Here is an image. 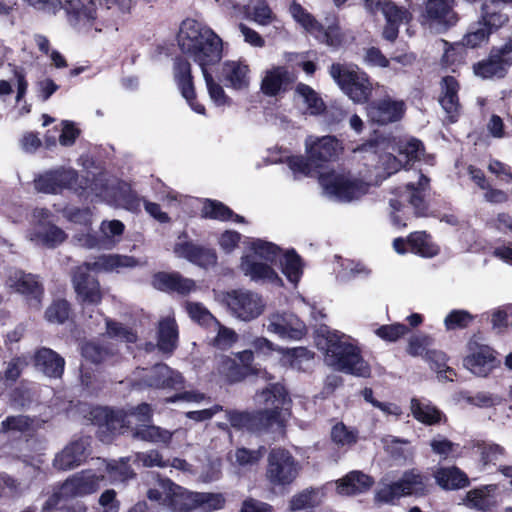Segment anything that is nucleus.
<instances>
[{
  "label": "nucleus",
  "mask_w": 512,
  "mask_h": 512,
  "mask_svg": "<svg viewBox=\"0 0 512 512\" xmlns=\"http://www.w3.org/2000/svg\"><path fill=\"white\" fill-rule=\"evenodd\" d=\"M177 40L180 50L200 66L210 99L217 106L228 104L229 98L224 89L207 70L208 66L217 64L222 58L221 38L209 27L186 19L180 26Z\"/></svg>",
  "instance_id": "nucleus-1"
},
{
  "label": "nucleus",
  "mask_w": 512,
  "mask_h": 512,
  "mask_svg": "<svg viewBox=\"0 0 512 512\" xmlns=\"http://www.w3.org/2000/svg\"><path fill=\"white\" fill-rule=\"evenodd\" d=\"M325 363L334 370L358 377H369L371 370L360 355V350L350 343V338L338 332H328L325 338Z\"/></svg>",
  "instance_id": "nucleus-2"
},
{
  "label": "nucleus",
  "mask_w": 512,
  "mask_h": 512,
  "mask_svg": "<svg viewBox=\"0 0 512 512\" xmlns=\"http://www.w3.org/2000/svg\"><path fill=\"white\" fill-rule=\"evenodd\" d=\"M306 152L309 159L302 156L288 158V166L297 175L309 176L312 174L313 166L318 167L323 162L335 159L338 156L341 146L334 136H308L305 140Z\"/></svg>",
  "instance_id": "nucleus-3"
},
{
  "label": "nucleus",
  "mask_w": 512,
  "mask_h": 512,
  "mask_svg": "<svg viewBox=\"0 0 512 512\" xmlns=\"http://www.w3.org/2000/svg\"><path fill=\"white\" fill-rule=\"evenodd\" d=\"M90 416L92 423L102 432L121 433L124 428H129L134 423L137 426L150 422L152 409L147 403H142L129 412L108 407H95L91 410Z\"/></svg>",
  "instance_id": "nucleus-4"
},
{
  "label": "nucleus",
  "mask_w": 512,
  "mask_h": 512,
  "mask_svg": "<svg viewBox=\"0 0 512 512\" xmlns=\"http://www.w3.org/2000/svg\"><path fill=\"white\" fill-rule=\"evenodd\" d=\"M302 465L293 454L282 447L272 448L267 455L265 478L273 487L285 488L299 477Z\"/></svg>",
  "instance_id": "nucleus-5"
},
{
  "label": "nucleus",
  "mask_w": 512,
  "mask_h": 512,
  "mask_svg": "<svg viewBox=\"0 0 512 512\" xmlns=\"http://www.w3.org/2000/svg\"><path fill=\"white\" fill-rule=\"evenodd\" d=\"M413 174L417 178V184L409 181L404 189L401 187L396 188L394 192L395 198L389 200L392 221L396 226H405V223L402 222V219L396 213L401 212L407 203L414 208L417 216H424L426 212L423 191L428 186L429 179L417 171H413Z\"/></svg>",
  "instance_id": "nucleus-6"
},
{
  "label": "nucleus",
  "mask_w": 512,
  "mask_h": 512,
  "mask_svg": "<svg viewBox=\"0 0 512 512\" xmlns=\"http://www.w3.org/2000/svg\"><path fill=\"white\" fill-rule=\"evenodd\" d=\"M330 76L355 103H365L371 93L372 85L366 73L357 67L334 63L330 67Z\"/></svg>",
  "instance_id": "nucleus-7"
},
{
  "label": "nucleus",
  "mask_w": 512,
  "mask_h": 512,
  "mask_svg": "<svg viewBox=\"0 0 512 512\" xmlns=\"http://www.w3.org/2000/svg\"><path fill=\"white\" fill-rule=\"evenodd\" d=\"M319 183L326 196L340 202H350L358 199L365 195L369 189V186L363 181L350 180L335 171L321 174Z\"/></svg>",
  "instance_id": "nucleus-8"
},
{
  "label": "nucleus",
  "mask_w": 512,
  "mask_h": 512,
  "mask_svg": "<svg viewBox=\"0 0 512 512\" xmlns=\"http://www.w3.org/2000/svg\"><path fill=\"white\" fill-rule=\"evenodd\" d=\"M34 183L37 191L47 194H58L64 189L79 192L87 187V181L80 180L76 170L64 167L46 171Z\"/></svg>",
  "instance_id": "nucleus-9"
},
{
  "label": "nucleus",
  "mask_w": 512,
  "mask_h": 512,
  "mask_svg": "<svg viewBox=\"0 0 512 512\" xmlns=\"http://www.w3.org/2000/svg\"><path fill=\"white\" fill-rule=\"evenodd\" d=\"M15 293L22 295L29 306L39 309L44 295V287L38 275L22 270H12L5 282Z\"/></svg>",
  "instance_id": "nucleus-10"
},
{
  "label": "nucleus",
  "mask_w": 512,
  "mask_h": 512,
  "mask_svg": "<svg viewBox=\"0 0 512 512\" xmlns=\"http://www.w3.org/2000/svg\"><path fill=\"white\" fill-rule=\"evenodd\" d=\"M225 301L232 315L243 321L257 318L265 307L262 298L248 290H233L227 293Z\"/></svg>",
  "instance_id": "nucleus-11"
},
{
  "label": "nucleus",
  "mask_w": 512,
  "mask_h": 512,
  "mask_svg": "<svg viewBox=\"0 0 512 512\" xmlns=\"http://www.w3.org/2000/svg\"><path fill=\"white\" fill-rule=\"evenodd\" d=\"M105 480L104 471L85 469L70 476L62 484V493L66 498L82 497L95 493Z\"/></svg>",
  "instance_id": "nucleus-12"
},
{
  "label": "nucleus",
  "mask_w": 512,
  "mask_h": 512,
  "mask_svg": "<svg viewBox=\"0 0 512 512\" xmlns=\"http://www.w3.org/2000/svg\"><path fill=\"white\" fill-rule=\"evenodd\" d=\"M455 5L456 0H426L421 14V23L443 30L454 26L458 21V15L454 10Z\"/></svg>",
  "instance_id": "nucleus-13"
},
{
  "label": "nucleus",
  "mask_w": 512,
  "mask_h": 512,
  "mask_svg": "<svg viewBox=\"0 0 512 512\" xmlns=\"http://www.w3.org/2000/svg\"><path fill=\"white\" fill-rule=\"evenodd\" d=\"M94 270L92 262L77 267L73 273L72 283L79 301L83 305H98L102 300L99 282L90 275Z\"/></svg>",
  "instance_id": "nucleus-14"
},
{
  "label": "nucleus",
  "mask_w": 512,
  "mask_h": 512,
  "mask_svg": "<svg viewBox=\"0 0 512 512\" xmlns=\"http://www.w3.org/2000/svg\"><path fill=\"white\" fill-rule=\"evenodd\" d=\"M268 332L282 339L299 340L305 334V324L292 313L275 312L268 316L264 325Z\"/></svg>",
  "instance_id": "nucleus-15"
},
{
  "label": "nucleus",
  "mask_w": 512,
  "mask_h": 512,
  "mask_svg": "<svg viewBox=\"0 0 512 512\" xmlns=\"http://www.w3.org/2000/svg\"><path fill=\"white\" fill-rule=\"evenodd\" d=\"M173 78L182 95L193 111L205 114V107L195 100V89L191 64L188 60L177 57L173 64Z\"/></svg>",
  "instance_id": "nucleus-16"
},
{
  "label": "nucleus",
  "mask_w": 512,
  "mask_h": 512,
  "mask_svg": "<svg viewBox=\"0 0 512 512\" xmlns=\"http://www.w3.org/2000/svg\"><path fill=\"white\" fill-rule=\"evenodd\" d=\"M405 110L406 104L403 100L385 96L370 103L367 113L371 121L379 125H386L401 120Z\"/></svg>",
  "instance_id": "nucleus-17"
},
{
  "label": "nucleus",
  "mask_w": 512,
  "mask_h": 512,
  "mask_svg": "<svg viewBox=\"0 0 512 512\" xmlns=\"http://www.w3.org/2000/svg\"><path fill=\"white\" fill-rule=\"evenodd\" d=\"M470 353L464 359V366L474 375L485 377L499 365L494 351L487 345L469 344Z\"/></svg>",
  "instance_id": "nucleus-18"
},
{
  "label": "nucleus",
  "mask_w": 512,
  "mask_h": 512,
  "mask_svg": "<svg viewBox=\"0 0 512 512\" xmlns=\"http://www.w3.org/2000/svg\"><path fill=\"white\" fill-rule=\"evenodd\" d=\"M260 400L270 405L257 413L260 420H266L267 424L277 422L280 416L281 409L288 403L289 399L285 388L281 384H273L266 388L259 395Z\"/></svg>",
  "instance_id": "nucleus-19"
},
{
  "label": "nucleus",
  "mask_w": 512,
  "mask_h": 512,
  "mask_svg": "<svg viewBox=\"0 0 512 512\" xmlns=\"http://www.w3.org/2000/svg\"><path fill=\"white\" fill-rule=\"evenodd\" d=\"M89 445L88 438H80L70 442L55 456L53 460L54 467L58 470L67 471L81 465L88 456Z\"/></svg>",
  "instance_id": "nucleus-20"
},
{
  "label": "nucleus",
  "mask_w": 512,
  "mask_h": 512,
  "mask_svg": "<svg viewBox=\"0 0 512 512\" xmlns=\"http://www.w3.org/2000/svg\"><path fill=\"white\" fill-rule=\"evenodd\" d=\"M496 484L483 485L466 493L463 503L466 507L480 512H490L497 506Z\"/></svg>",
  "instance_id": "nucleus-21"
},
{
  "label": "nucleus",
  "mask_w": 512,
  "mask_h": 512,
  "mask_svg": "<svg viewBox=\"0 0 512 512\" xmlns=\"http://www.w3.org/2000/svg\"><path fill=\"white\" fill-rule=\"evenodd\" d=\"M511 64L512 57H504L498 49H493L486 60L474 65V73L483 79L503 78Z\"/></svg>",
  "instance_id": "nucleus-22"
},
{
  "label": "nucleus",
  "mask_w": 512,
  "mask_h": 512,
  "mask_svg": "<svg viewBox=\"0 0 512 512\" xmlns=\"http://www.w3.org/2000/svg\"><path fill=\"white\" fill-rule=\"evenodd\" d=\"M35 367L49 378H61L64 372L65 360L54 350L41 347L34 354Z\"/></svg>",
  "instance_id": "nucleus-23"
},
{
  "label": "nucleus",
  "mask_w": 512,
  "mask_h": 512,
  "mask_svg": "<svg viewBox=\"0 0 512 512\" xmlns=\"http://www.w3.org/2000/svg\"><path fill=\"white\" fill-rule=\"evenodd\" d=\"M240 268L252 281L282 284L274 269L267 262L257 260L256 256H243Z\"/></svg>",
  "instance_id": "nucleus-24"
},
{
  "label": "nucleus",
  "mask_w": 512,
  "mask_h": 512,
  "mask_svg": "<svg viewBox=\"0 0 512 512\" xmlns=\"http://www.w3.org/2000/svg\"><path fill=\"white\" fill-rule=\"evenodd\" d=\"M458 88V82L452 76H446L441 81L442 94L439 103L450 123L456 122L460 114Z\"/></svg>",
  "instance_id": "nucleus-25"
},
{
  "label": "nucleus",
  "mask_w": 512,
  "mask_h": 512,
  "mask_svg": "<svg viewBox=\"0 0 512 512\" xmlns=\"http://www.w3.org/2000/svg\"><path fill=\"white\" fill-rule=\"evenodd\" d=\"M365 9L371 14L380 12L386 23L401 25L408 23L412 18L407 9L397 6L390 0H365Z\"/></svg>",
  "instance_id": "nucleus-26"
},
{
  "label": "nucleus",
  "mask_w": 512,
  "mask_h": 512,
  "mask_svg": "<svg viewBox=\"0 0 512 512\" xmlns=\"http://www.w3.org/2000/svg\"><path fill=\"white\" fill-rule=\"evenodd\" d=\"M153 286L161 291H175L186 295L196 289L192 279L184 278L179 273L159 272L153 276Z\"/></svg>",
  "instance_id": "nucleus-27"
},
{
  "label": "nucleus",
  "mask_w": 512,
  "mask_h": 512,
  "mask_svg": "<svg viewBox=\"0 0 512 512\" xmlns=\"http://www.w3.org/2000/svg\"><path fill=\"white\" fill-rule=\"evenodd\" d=\"M145 383L155 388H180L183 377L166 364H156L145 376Z\"/></svg>",
  "instance_id": "nucleus-28"
},
{
  "label": "nucleus",
  "mask_w": 512,
  "mask_h": 512,
  "mask_svg": "<svg viewBox=\"0 0 512 512\" xmlns=\"http://www.w3.org/2000/svg\"><path fill=\"white\" fill-rule=\"evenodd\" d=\"M175 253L201 267L216 264L217 256L212 249L203 248L192 243H179L175 246Z\"/></svg>",
  "instance_id": "nucleus-29"
},
{
  "label": "nucleus",
  "mask_w": 512,
  "mask_h": 512,
  "mask_svg": "<svg viewBox=\"0 0 512 512\" xmlns=\"http://www.w3.org/2000/svg\"><path fill=\"white\" fill-rule=\"evenodd\" d=\"M403 494L407 496L423 497L429 492V478L418 469L405 471L398 480Z\"/></svg>",
  "instance_id": "nucleus-30"
},
{
  "label": "nucleus",
  "mask_w": 512,
  "mask_h": 512,
  "mask_svg": "<svg viewBox=\"0 0 512 512\" xmlns=\"http://www.w3.org/2000/svg\"><path fill=\"white\" fill-rule=\"evenodd\" d=\"M144 264L145 262H141L133 256L109 254L96 258V260L92 262V267L95 271L119 272L121 269H131Z\"/></svg>",
  "instance_id": "nucleus-31"
},
{
  "label": "nucleus",
  "mask_w": 512,
  "mask_h": 512,
  "mask_svg": "<svg viewBox=\"0 0 512 512\" xmlns=\"http://www.w3.org/2000/svg\"><path fill=\"white\" fill-rule=\"evenodd\" d=\"M437 485L444 490H458L469 485L465 472L456 466L440 467L433 474Z\"/></svg>",
  "instance_id": "nucleus-32"
},
{
  "label": "nucleus",
  "mask_w": 512,
  "mask_h": 512,
  "mask_svg": "<svg viewBox=\"0 0 512 512\" xmlns=\"http://www.w3.org/2000/svg\"><path fill=\"white\" fill-rule=\"evenodd\" d=\"M373 483V479L363 472L351 471L337 481V492L344 496L360 494L369 490Z\"/></svg>",
  "instance_id": "nucleus-33"
},
{
  "label": "nucleus",
  "mask_w": 512,
  "mask_h": 512,
  "mask_svg": "<svg viewBox=\"0 0 512 512\" xmlns=\"http://www.w3.org/2000/svg\"><path fill=\"white\" fill-rule=\"evenodd\" d=\"M222 75L227 85L234 89L242 90L249 86V67L242 61H226Z\"/></svg>",
  "instance_id": "nucleus-34"
},
{
  "label": "nucleus",
  "mask_w": 512,
  "mask_h": 512,
  "mask_svg": "<svg viewBox=\"0 0 512 512\" xmlns=\"http://www.w3.org/2000/svg\"><path fill=\"white\" fill-rule=\"evenodd\" d=\"M480 21L493 33L509 21V16L497 1L486 0L481 7Z\"/></svg>",
  "instance_id": "nucleus-35"
},
{
  "label": "nucleus",
  "mask_w": 512,
  "mask_h": 512,
  "mask_svg": "<svg viewBox=\"0 0 512 512\" xmlns=\"http://www.w3.org/2000/svg\"><path fill=\"white\" fill-rule=\"evenodd\" d=\"M217 374L227 383L233 384L242 381L248 376V368L240 365L237 359L221 356L217 359Z\"/></svg>",
  "instance_id": "nucleus-36"
},
{
  "label": "nucleus",
  "mask_w": 512,
  "mask_h": 512,
  "mask_svg": "<svg viewBox=\"0 0 512 512\" xmlns=\"http://www.w3.org/2000/svg\"><path fill=\"white\" fill-rule=\"evenodd\" d=\"M157 347L163 353L171 354L178 343V329L173 318L166 317L159 322Z\"/></svg>",
  "instance_id": "nucleus-37"
},
{
  "label": "nucleus",
  "mask_w": 512,
  "mask_h": 512,
  "mask_svg": "<svg viewBox=\"0 0 512 512\" xmlns=\"http://www.w3.org/2000/svg\"><path fill=\"white\" fill-rule=\"evenodd\" d=\"M64 9L69 21L74 26H86L96 18V10L92 4L84 5L80 0H69Z\"/></svg>",
  "instance_id": "nucleus-38"
},
{
  "label": "nucleus",
  "mask_w": 512,
  "mask_h": 512,
  "mask_svg": "<svg viewBox=\"0 0 512 512\" xmlns=\"http://www.w3.org/2000/svg\"><path fill=\"white\" fill-rule=\"evenodd\" d=\"M295 100L306 107L310 115H319L325 110V103L319 94L309 85L299 83L295 87Z\"/></svg>",
  "instance_id": "nucleus-39"
},
{
  "label": "nucleus",
  "mask_w": 512,
  "mask_h": 512,
  "mask_svg": "<svg viewBox=\"0 0 512 512\" xmlns=\"http://www.w3.org/2000/svg\"><path fill=\"white\" fill-rule=\"evenodd\" d=\"M30 240L37 244H42L49 248H54L64 242L65 232L54 224L47 223L41 227H36L29 235Z\"/></svg>",
  "instance_id": "nucleus-40"
},
{
  "label": "nucleus",
  "mask_w": 512,
  "mask_h": 512,
  "mask_svg": "<svg viewBox=\"0 0 512 512\" xmlns=\"http://www.w3.org/2000/svg\"><path fill=\"white\" fill-rule=\"evenodd\" d=\"M288 81L289 73L286 68L274 67L265 73L261 82V90L267 96H276Z\"/></svg>",
  "instance_id": "nucleus-41"
},
{
  "label": "nucleus",
  "mask_w": 512,
  "mask_h": 512,
  "mask_svg": "<svg viewBox=\"0 0 512 512\" xmlns=\"http://www.w3.org/2000/svg\"><path fill=\"white\" fill-rule=\"evenodd\" d=\"M410 409L413 417L426 425H434L441 419V412L428 401L412 398Z\"/></svg>",
  "instance_id": "nucleus-42"
},
{
  "label": "nucleus",
  "mask_w": 512,
  "mask_h": 512,
  "mask_svg": "<svg viewBox=\"0 0 512 512\" xmlns=\"http://www.w3.org/2000/svg\"><path fill=\"white\" fill-rule=\"evenodd\" d=\"M124 224L119 220H104L100 225V231L103 239L100 241L95 237L88 235L86 237L85 245L88 248L101 247L107 241H111L114 237H120L124 232Z\"/></svg>",
  "instance_id": "nucleus-43"
},
{
  "label": "nucleus",
  "mask_w": 512,
  "mask_h": 512,
  "mask_svg": "<svg viewBox=\"0 0 512 512\" xmlns=\"http://www.w3.org/2000/svg\"><path fill=\"white\" fill-rule=\"evenodd\" d=\"M321 503L320 491L315 488H307L292 496L289 501L291 512L312 509Z\"/></svg>",
  "instance_id": "nucleus-44"
},
{
  "label": "nucleus",
  "mask_w": 512,
  "mask_h": 512,
  "mask_svg": "<svg viewBox=\"0 0 512 512\" xmlns=\"http://www.w3.org/2000/svg\"><path fill=\"white\" fill-rule=\"evenodd\" d=\"M133 437L152 443L168 444L172 438V433L158 426L140 424L132 429Z\"/></svg>",
  "instance_id": "nucleus-45"
},
{
  "label": "nucleus",
  "mask_w": 512,
  "mask_h": 512,
  "mask_svg": "<svg viewBox=\"0 0 512 512\" xmlns=\"http://www.w3.org/2000/svg\"><path fill=\"white\" fill-rule=\"evenodd\" d=\"M411 251L423 257H433L438 254V246L432 241L426 232L411 233L407 241Z\"/></svg>",
  "instance_id": "nucleus-46"
},
{
  "label": "nucleus",
  "mask_w": 512,
  "mask_h": 512,
  "mask_svg": "<svg viewBox=\"0 0 512 512\" xmlns=\"http://www.w3.org/2000/svg\"><path fill=\"white\" fill-rule=\"evenodd\" d=\"M283 274L287 279L297 284L303 273V265L300 256L294 250H288L280 259Z\"/></svg>",
  "instance_id": "nucleus-47"
},
{
  "label": "nucleus",
  "mask_w": 512,
  "mask_h": 512,
  "mask_svg": "<svg viewBox=\"0 0 512 512\" xmlns=\"http://www.w3.org/2000/svg\"><path fill=\"white\" fill-rule=\"evenodd\" d=\"M288 11L292 18L310 34L321 32V24L298 2L292 1Z\"/></svg>",
  "instance_id": "nucleus-48"
},
{
  "label": "nucleus",
  "mask_w": 512,
  "mask_h": 512,
  "mask_svg": "<svg viewBox=\"0 0 512 512\" xmlns=\"http://www.w3.org/2000/svg\"><path fill=\"white\" fill-rule=\"evenodd\" d=\"M202 214L204 217L226 221L233 219L235 222H243L244 218L234 212L222 202L207 200L204 204Z\"/></svg>",
  "instance_id": "nucleus-49"
},
{
  "label": "nucleus",
  "mask_w": 512,
  "mask_h": 512,
  "mask_svg": "<svg viewBox=\"0 0 512 512\" xmlns=\"http://www.w3.org/2000/svg\"><path fill=\"white\" fill-rule=\"evenodd\" d=\"M81 353L87 360L93 363H101L112 358L116 350L109 344L87 342L82 346Z\"/></svg>",
  "instance_id": "nucleus-50"
},
{
  "label": "nucleus",
  "mask_w": 512,
  "mask_h": 512,
  "mask_svg": "<svg viewBox=\"0 0 512 512\" xmlns=\"http://www.w3.org/2000/svg\"><path fill=\"white\" fill-rule=\"evenodd\" d=\"M252 253L246 256H256L257 260L274 263L281 253V249L272 242L256 239L251 244Z\"/></svg>",
  "instance_id": "nucleus-51"
},
{
  "label": "nucleus",
  "mask_w": 512,
  "mask_h": 512,
  "mask_svg": "<svg viewBox=\"0 0 512 512\" xmlns=\"http://www.w3.org/2000/svg\"><path fill=\"white\" fill-rule=\"evenodd\" d=\"M425 361L430 364L431 369L437 372L440 380L453 381L455 372L446 366V355L443 352L434 349L427 350Z\"/></svg>",
  "instance_id": "nucleus-52"
},
{
  "label": "nucleus",
  "mask_w": 512,
  "mask_h": 512,
  "mask_svg": "<svg viewBox=\"0 0 512 512\" xmlns=\"http://www.w3.org/2000/svg\"><path fill=\"white\" fill-rule=\"evenodd\" d=\"M104 469L102 471L107 472L113 483L125 482L135 476L134 471L128 465V461L120 459L118 461L113 460L111 462L103 461Z\"/></svg>",
  "instance_id": "nucleus-53"
},
{
  "label": "nucleus",
  "mask_w": 512,
  "mask_h": 512,
  "mask_svg": "<svg viewBox=\"0 0 512 512\" xmlns=\"http://www.w3.org/2000/svg\"><path fill=\"white\" fill-rule=\"evenodd\" d=\"M475 448L484 465L495 464L506 455L505 448L496 443L477 442Z\"/></svg>",
  "instance_id": "nucleus-54"
},
{
  "label": "nucleus",
  "mask_w": 512,
  "mask_h": 512,
  "mask_svg": "<svg viewBox=\"0 0 512 512\" xmlns=\"http://www.w3.org/2000/svg\"><path fill=\"white\" fill-rule=\"evenodd\" d=\"M492 33L479 20L473 24L462 39V45L468 48H477L486 43Z\"/></svg>",
  "instance_id": "nucleus-55"
},
{
  "label": "nucleus",
  "mask_w": 512,
  "mask_h": 512,
  "mask_svg": "<svg viewBox=\"0 0 512 512\" xmlns=\"http://www.w3.org/2000/svg\"><path fill=\"white\" fill-rule=\"evenodd\" d=\"M398 481L382 484L375 494V501L382 504H394L396 500L405 497Z\"/></svg>",
  "instance_id": "nucleus-56"
},
{
  "label": "nucleus",
  "mask_w": 512,
  "mask_h": 512,
  "mask_svg": "<svg viewBox=\"0 0 512 512\" xmlns=\"http://www.w3.org/2000/svg\"><path fill=\"white\" fill-rule=\"evenodd\" d=\"M70 313L69 303L66 300L54 301L46 310L45 318L50 323H64Z\"/></svg>",
  "instance_id": "nucleus-57"
},
{
  "label": "nucleus",
  "mask_w": 512,
  "mask_h": 512,
  "mask_svg": "<svg viewBox=\"0 0 512 512\" xmlns=\"http://www.w3.org/2000/svg\"><path fill=\"white\" fill-rule=\"evenodd\" d=\"M33 424V419L26 415L8 416L1 422V432H25Z\"/></svg>",
  "instance_id": "nucleus-58"
},
{
  "label": "nucleus",
  "mask_w": 512,
  "mask_h": 512,
  "mask_svg": "<svg viewBox=\"0 0 512 512\" xmlns=\"http://www.w3.org/2000/svg\"><path fill=\"white\" fill-rule=\"evenodd\" d=\"M424 147L420 140L410 139L399 146V156L404 160L405 164L420 159L423 155Z\"/></svg>",
  "instance_id": "nucleus-59"
},
{
  "label": "nucleus",
  "mask_w": 512,
  "mask_h": 512,
  "mask_svg": "<svg viewBox=\"0 0 512 512\" xmlns=\"http://www.w3.org/2000/svg\"><path fill=\"white\" fill-rule=\"evenodd\" d=\"M107 334L114 339L133 343L136 341V334L121 323L106 319Z\"/></svg>",
  "instance_id": "nucleus-60"
},
{
  "label": "nucleus",
  "mask_w": 512,
  "mask_h": 512,
  "mask_svg": "<svg viewBox=\"0 0 512 512\" xmlns=\"http://www.w3.org/2000/svg\"><path fill=\"white\" fill-rule=\"evenodd\" d=\"M225 412L231 427L235 429H251L253 427L255 416L251 413L238 410H226Z\"/></svg>",
  "instance_id": "nucleus-61"
},
{
  "label": "nucleus",
  "mask_w": 512,
  "mask_h": 512,
  "mask_svg": "<svg viewBox=\"0 0 512 512\" xmlns=\"http://www.w3.org/2000/svg\"><path fill=\"white\" fill-rule=\"evenodd\" d=\"M331 438L339 446H350L356 443L357 434L349 430L343 423L336 424L331 431Z\"/></svg>",
  "instance_id": "nucleus-62"
},
{
  "label": "nucleus",
  "mask_w": 512,
  "mask_h": 512,
  "mask_svg": "<svg viewBox=\"0 0 512 512\" xmlns=\"http://www.w3.org/2000/svg\"><path fill=\"white\" fill-rule=\"evenodd\" d=\"M186 310L189 316L201 325H209L216 322V318L200 303L187 302Z\"/></svg>",
  "instance_id": "nucleus-63"
},
{
  "label": "nucleus",
  "mask_w": 512,
  "mask_h": 512,
  "mask_svg": "<svg viewBox=\"0 0 512 512\" xmlns=\"http://www.w3.org/2000/svg\"><path fill=\"white\" fill-rule=\"evenodd\" d=\"M472 319V315L465 310H453L445 317L444 324L448 330L461 329L467 327Z\"/></svg>",
  "instance_id": "nucleus-64"
}]
</instances>
